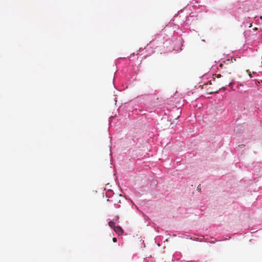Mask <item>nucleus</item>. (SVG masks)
Instances as JSON below:
<instances>
[{
	"instance_id": "obj_2",
	"label": "nucleus",
	"mask_w": 262,
	"mask_h": 262,
	"mask_svg": "<svg viewBox=\"0 0 262 262\" xmlns=\"http://www.w3.org/2000/svg\"><path fill=\"white\" fill-rule=\"evenodd\" d=\"M114 230L119 235H122L123 233V229L120 226H116V227H115Z\"/></svg>"
},
{
	"instance_id": "obj_1",
	"label": "nucleus",
	"mask_w": 262,
	"mask_h": 262,
	"mask_svg": "<svg viewBox=\"0 0 262 262\" xmlns=\"http://www.w3.org/2000/svg\"><path fill=\"white\" fill-rule=\"evenodd\" d=\"M234 79L231 72L225 71L223 72V74H218L216 78H213L214 82L219 84L220 87L219 90H226L225 86H231L233 84Z\"/></svg>"
},
{
	"instance_id": "obj_4",
	"label": "nucleus",
	"mask_w": 262,
	"mask_h": 262,
	"mask_svg": "<svg viewBox=\"0 0 262 262\" xmlns=\"http://www.w3.org/2000/svg\"><path fill=\"white\" fill-rule=\"evenodd\" d=\"M247 72L248 73L249 77H252V76H251V73H250V72L249 71V70H247Z\"/></svg>"
},
{
	"instance_id": "obj_5",
	"label": "nucleus",
	"mask_w": 262,
	"mask_h": 262,
	"mask_svg": "<svg viewBox=\"0 0 262 262\" xmlns=\"http://www.w3.org/2000/svg\"><path fill=\"white\" fill-rule=\"evenodd\" d=\"M113 241L115 243L117 242V238L115 237L113 238Z\"/></svg>"
},
{
	"instance_id": "obj_3",
	"label": "nucleus",
	"mask_w": 262,
	"mask_h": 262,
	"mask_svg": "<svg viewBox=\"0 0 262 262\" xmlns=\"http://www.w3.org/2000/svg\"><path fill=\"white\" fill-rule=\"evenodd\" d=\"M115 224L113 221H110L108 223V225L110 226V227L113 228L114 229H115V227H116L115 226Z\"/></svg>"
},
{
	"instance_id": "obj_6",
	"label": "nucleus",
	"mask_w": 262,
	"mask_h": 262,
	"mask_svg": "<svg viewBox=\"0 0 262 262\" xmlns=\"http://www.w3.org/2000/svg\"><path fill=\"white\" fill-rule=\"evenodd\" d=\"M116 219H119V217H118V216H116Z\"/></svg>"
}]
</instances>
